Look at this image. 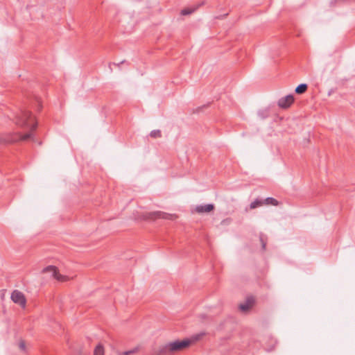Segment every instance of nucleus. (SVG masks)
<instances>
[{
	"mask_svg": "<svg viewBox=\"0 0 355 355\" xmlns=\"http://www.w3.org/2000/svg\"><path fill=\"white\" fill-rule=\"evenodd\" d=\"M10 298L14 303L19 304L22 308H25L26 299L22 292L18 290L13 291L11 293Z\"/></svg>",
	"mask_w": 355,
	"mask_h": 355,
	"instance_id": "39448f33",
	"label": "nucleus"
},
{
	"mask_svg": "<svg viewBox=\"0 0 355 355\" xmlns=\"http://www.w3.org/2000/svg\"><path fill=\"white\" fill-rule=\"evenodd\" d=\"M15 123L21 128L30 129V131L25 134L12 132L0 135V144L8 145L19 141L33 139V132L37 128V123L30 111L21 109L15 115Z\"/></svg>",
	"mask_w": 355,
	"mask_h": 355,
	"instance_id": "f257e3e1",
	"label": "nucleus"
},
{
	"mask_svg": "<svg viewBox=\"0 0 355 355\" xmlns=\"http://www.w3.org/2000/svg\"><path fill=\"white\" fill-rule=\"evenodd\" d=\"M125 60H123V61H121V62H119V63H115V62H112H112H110V63L109 64V68H110V71H112V67H111V65H112V64H114V65H116V66H117V67H119L121 64H123V63H125Z\"/></svg>",
	"mask_w": 355,
	"mask_h": 355,
	"instance_id": "a211bd4d",
	"label": "nucleus"
},
{
	"mask_svg": "<svg viewBox=\"0 0 355 355\" xmlns=\"http://www.w3.org/2000/svg\"><path fill=\"white\" fill-rule=\"evenodd\" d=\"M332 92H333V90H331V91L329 92V95H330V94H331V93H332Z\"/></svg>",
	"mask_w": 355,
	"mask_h": 355,
	"instance_id": "5701e85b",
	"label": "nucleus"
},
{
	"mask_svg": "<svg viewBox=\"0 0 355 355\" xmlns=\"http://www.w3.org/2000/svg\"><path fill=\"white\" fill-rule=\"evenodd\" d=\"M19 348L21 349V350H25L26 349V345H25V342L24 340H21L20 343H19Z\"/></svg>",
	"mask_w": 355,
	"mask_h": 355,
	"instance_id": "412c9836",
	"label": "nucleus"
},
{
	"mask_svg": "<svg viewBox=\"0 0 355 355\" xmlns=\"http://www.w3.org/2000/svg\"><path fill=\"white\" fill-rule=\"evenodd\" d=\"M208 105H209V104H207V105H202V106L198 107L195 110L194 112L198 113V112H200L202 111V110H203V109H204V108H205V107H207Z\"/></svg>",
	"mask_w": 355,
	"mask_h": 355,
	"instance_id": "6ab92c4d",
	"label": "nucleus"
},
{
	"mask_svg": "<svg viewBox=\"0 0 355 355\" xmlns=\"http://www.w3.org/2000/svg\"><path fill=\"white\" fill-rule=\"evenodd\" d=\"M190 345L191 342L189 340H176L161 347L159 350L155 352L154 355H171L188 348Z\"/></svg>",
	"mask_w": 355,
	"mask_h": 355,
	"instance_id": "f03ea898",
	"label": "nucleus"
},
{
	"mask_svg": "<svg viewBox=\"0 0 355 355\" xmlns=\"http://www.w3.org/2000/svg\"><path fill=\"white\" fill-rule=\"evenodd\" d=\"M262 205H263V200L257 198L256 200H254L253 202H252L250 203V208L253 209L257 208L259 207H261Z\"/></svg>",
	"mask_w": 355,
	"mask_h": 355,
	"instance_id": "f8f14e48",
	"label": "nucleus"
},
{
	"mask_svg": "<svg viewBox=\"0 0 355 355\" xmlns=\"http://www.w3.org/2000/svg\"><path fill=\"white\" fill-rule=\"evenodd\" d=\"M51 272L52 277L59 282H66L69 279L68 277L60 274L58 269L56 266H48L45 267L42 271V273H46V272Z\"/></svg>",
	"mask_w": 355,
	"mask_h": 355,
	"instance_id": "20e7f679",
	"label": "nucleus"
},
{
	"mask_svg": "<svg viewBox=\"0 0 355 355\" xmlns=\"http://www.w3.org/2000/svg\"><path fill=\"white\" fill-rule=\"evenodd\" d=\"M255 302L254 297L249 296L246 298V300L243 303H241L239 306V309L241 312L246 313L249 311Z\"/></svg>",
	"mask_w": 355,
	"mask_h": 355,
	"instance_id": "0eeeda50",
	"label": "nucleus"
},
{
	"mask_svg": "<svg viewBox=\"0 0 355 355\" xmlns=\"http://www.w3.org/2000/svg\"><path fill=\"white\" fill-rule=\"evenodd\" d=\"M215 209V205L212 203L207 205H197L195 208V211L198 214L202 213H210L214 211Z\"/></svg>",
	"mask_w": 355,
	"mask_h": 355,
	"instance_id": "6e6552de",
	"label": "nucleus"
},
{
	"mask_svg": "<svg viewBox=\"0 0 355 355\" xmlns=\"http://www.w3.org/2000/svg\"><path fill=\"white\" fill-rule=\"evenodd\" d=\"M196 9H192V8H184L181 10V15H190L191 14L192 12H193L195 11Z\"/></svg>",
	"mask_w": 355,
	"mask_h": 355,
	"instance_id": "2eb2a0df",
	"label": "nucleus"
},
{
	"mask_svg": "<svg viewBox=\"0 0 355 355\" xmlns=\"http://www.w3.org/2000/svg\"><path fill=\"white\" fill-rule=\"evenodd\" d=\"M150 136L153 138H159L162 137V132L159 130H154L150 132Z\"/></svg>",
	"mask_w": 355,
	"mask_h": 355,
	"instance_id": "4468645a",
	"label": "nucleus"
},
{
	"mask_svg": "<svg viewBox=\"0 0 355 355\" xmlns=\"http://www.w3.org/2000/svg\"><path fill=\"white\" fill-rule=\"evenodd\" d=\"M205 333H200L195 335H193L191 338H185L186 340H189L191 342V345L200 340L204 336Z\"/></svg>",
	"mask_w": 355,
	"mask_h": 355,
	"instance_id": "9b49d317",
	"label": "nucleus"
},
{
	"mask_svg": "<svg viewBox=\"0 0 355 355\" xmlns=\"http://www.w3.org/2000/svg\"><path fill=\"white\" fill-rule=\"evenodd\" d=\"M138 349H139L138 347H135L132 349L125 351V352H123V355H132V354H135V353H137L138 352Z\"/></svg>",
	"mask_w": 355,
	"mask_h": 355,
	"instance_id": "f3484780",
	"label": "nucleus"
},
{
	"mask_svg": "<svg viewBox=\"0 0 355 355\" xmlns=\"http://www.w3.org/2000/svg\"><path fill=\"white\" fill-rule=\"evenodd\" d=\"M258 115L261 119H265L268 116V113L267 110H260L258 112Z\"/></svg>",
	"mask_w": 355,
	"mask_h": 355,
	"instance_id": "dca6fc26",
	"label": "nucleus"
},
{
	"mask_svg": "<svg viewBox=\"0 0 355 355\" xmlns=\"http://www.w3.org/2000/svg\"><path fill=\"white\" fill-rule=\"evenodd\" d=\"M308 89V85L306 83H301L297 86L295 89V92L297 94H302L306 92Z\"/></svg>",
	"mask_w": 355,
	"mask_h": 355,
	"instance_id": "1a4fd4ad",
	"label": "nucleus"
},
{
	"mask_svg": "<svg viewBox=\"0 0 355 355\" xmlns=\"http://www.w3.org/2000/svg\"><path fill=\"white\" fill-rule=\"evenodd\" d=\"M141 218L145 220H155L157 218H164L171 220L173 216L161 211L146 212L141 216Z\"/></svg>",
	"mask_w": 355,
	"mask_h": 355,
	"instance_id": "7ed1b4c3",
	"label": "nucleus"
},
{
	"mask_svg": "<svg viewBox=\"0 0 355 355\" xmlns=\"http://www.w3.org/2000/svg\"><path fill=\"white\" fill-rule=\"evenodd\" d=\"M36 103L37 104L38 109L40 110L41 109V105H40V101L38 99L36 100Z\"/></svg>",
	"mask_w": 355,
	"mask_h": 355,
	"instance_id": "4be33fe9",
	"label": "nucleus"
},
{
	"mask_svg": "<svg viewBox=\"0 0 355 355\" xmlns=\"http://www.w3.org/2000/svg\"><path fill=\"white\" fill-rule=\"evenodd\" d=\"M294 100V96L293 94H288L279 99L278 106L282 109H287L293 104Z\"/></svg>",
	"mask_w": 355,
	"mask_h": 355,
	"instance_id": "423d86ee",
	"label": "nucleus"
},
{
	"mask_svg": "<svg viewBox=\"0 0 355 355\" xmlns=\"http://www.w3.org/2000/svg\"><path fill=\"white\" fill-rule=\"evenodd\" d=\"M260 241L261 243L262 249L265 250L266 246V242L263 240V236H260Z\"/></svg>",
	"mask_w": 355,
	"mask_h": 355,
	"instance_id": "aec40b11",
	"label": "nucleus"
},
{
	"mask_svg": "<svg viewBox=\"0 0 355 355\" xmlns=\"http://www.w3.org/2000/svg\"><path fill=\"white\" fill-rule=\"evenodd\" d=\"M263 205L278 206L279 202L275 198L272 197H268L263 200Z\"/></svg>",
	"mask_w": 355,
	"mask_h": 355,
	"instance_id": "9d476101",
	"label": "nucleus"
},
{
	"mask_svg": "<svg viewBox=\"0 0 355 355\" xmlns=\"http://www.w3.org/2000/svg\"><path fill=\"white\" fill-rule=\"evenodd\" d=\"M94 355H104L103 346L101 344L98 345L94 351Z\"/></svg>",
	"mask_w": 355,
	"mask_h": 355,
	"instance_id": "ddd939ff",
	"label": "nucleus"
}]
</instances>
